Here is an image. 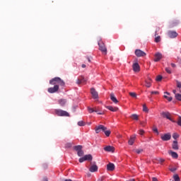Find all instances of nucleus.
Returning a JSON list of instances; mask_svg holds the SVG:
<instances>
[{
    "mask_svg": "<svg viewBox=\"0 0 181 181\" xmlns=\"http://www.w3.org/2000/svg\"><path fill=\"white\" fill-rule=\"evenodd\" d=\"M49 84H51L52 86H54V87L49 88L47 89V91L50 94H53L59 91V86H61L62 87H64L66 83H64V81L62 80V78L59 77H55L49 81Z\"/></svg>",
    "mask_w": 181,
    "mask_h": 181,
    "instance_id": "f257e3e1",
    "label": "nucleus"
},
{
    "mask_svg": "<svg viewBox=\"0 0 181 181\" xmlns=\"http://www.w3.org/2000/svg\"><path fill=\"white\" fill-rule=\"evenodd\" d=\"M54 112L58 117H70V114H69V112L60 109H56Z\"/></svg>",
    "mask_w": 181,
    "mask_h": 181,
    "instance_id": "f03ea898",
    "label": "nucleus"
},
{
    "mask_svg": "<svg viewBox=\"0 0 181 181\" xmlns=\"http://www.w3.org/2000/svg\"><path fill=\"white\" fill-rule=\"evenodd\" d=\"M98 46H99V50H100L102 53L107 54V47H105V44H104V42H103L102 40H100L98 42Z\"/></svg>",
    "mask_w": 181,
    "mask_h": 181,
    "instance_id": "7ed1b4c3",
    "label": "nucleus"
},
{
    "mask_svg": "<svg viewBox=\"0 0 181 181\" xmlns=\"http://www.w3.org/2000/svg\"><path fill=\"white\" fill-rule=\"evenodd\" d=\"M74 149L76 151L78 156H83V155H84V151H83V146H75Z\"/></svg>",
    "mask_w": 181,
    "mask_h": 181,
    "instance_id": "20e7f679",
    "label": "nucleus"
},
{
    "mask_svg": "<svg viewBox=\"0 0 181 181\" xmlns=\"http://www.w3.org/2000/svg\"><path fill=\"white\" fill-rule=\"evenodd\" d=\"M95 131L97 134H100V132H104V131H107V127L103 124H100L99 126L95 128Z\"/></svg>",
    "mask_w": 181,
    "mask_h": 181,
    "instance_id": "39448f33",
    "label": "nucleus"
},
{
    "mask_svg": "<svg viewBox=\"0 0 181 181\" xmlns=\"http://www.w3.org/2000/svg\"><path fill=\"white\" fill-rule=\"evenodd\" d=\"M160 138L162 141H170V139L172 138V135H170V133H167L165 134H161Z\"/></svg>",
    "mask_w": 181,
    "mask_h": 181,
    "instance_id": "423d86ee",
    "label": "nucleus"
},
{
    "mask_svg": "<svg viewBox=\"0 0 181 181\" xmlns=\"http://www.w3.org/2000/svg\"><path fill=\"white\" fill-rule=\"evenodd\" d=\"M135 54L137 57H145L146 56V53L141 49H136Z\"/></svg>",
    "mask_w": 181,
    "mask_h": 181,
    "instance_id": "0eeeda50",
    "label": "nucleus"
},
{
    "mask_svg": "<svg viewBox=\"0 0 181 181\" xmlns=\"http://www.w3.org/2000/svg\"><path fill=\"white\" fill-rule=\"evenodd\" d=\"M161 115L163 117V118H167V119H169L172 122H175V121L172 119V117H170V113L169 112H161Z\"/></svg>",
    "mask_w": 181,
    "mask_h": 181,
    "instance_id": "6e6552de",
    "label": "nucleus"
},
{
    "mask_svg": "<svg viewBox=\"0 0 181 181\" xmlns=\"http://www.w3.org/2000/svg\"><path fill=\"white\" fill-rule=\"evenodd\" d=\"M90 94L94 100H97L98 98V92H97L94 88L90 89Z\"/></svg>",
    "mask_w": 181,
    "mask_h": 181,
    "instance_id": "1a4fd4ad",
    "label": "nucleus"
},
{
    "mask_svg": "<svg viewBox=\"0 0 181 181\" xmlns=\"http://www.w3.org/2000/svg\"><path fill=\"white\" fill-rule=\"evenodd\" d=\"M87 81V79L83 78V76H79L76 80V84H83Z\"/></svg>",
    "mask_w": 181,
    "mask_h": 181,
    "instance_id": "9d476101",
    "label": "nucleus"
},
{
    "mask_svg": "<svg viewBox=\"0 0 181 181\" xmlns=\"http://www.w3.org/2000/svg\"><path fill=\"white\" fill-rule=\"evenodd\" d=\"M168 35L170 39H175V37H177V33L175 31H169Z\"/></svg>",
    "mask_w": 181,
    "mask_h": 181,
    "instance_id": "9b49d317",
    "label": "nucleus"
},
{
    "mask_svg": "<svg viewBox=\"0 0 181 181\" xmlns=\"http://www.w3.org/2000/svg\"><path fill=\"white\" fill-rule=\"evenodd\" d=\"M168 154L170 155V156H172V158H173V159H177V158H179V155L177 154V153L173 151H168Z\"/></svg>",
    "mask_w": 181,
    "mask_h": 181,
    "instance_id": "f8f14e48",
    "label": "nucleus"
},
{
    "mask_svg": "<svg viewBox=\"0 0 181 181\" xmlns=\"http://www.w3.org/2000/svg\"><path fill=\"white\" fill-rule=\"evenodd\" d=\"M172 148L174 151H179V144H177V141L175 140L173 141Z\"/></svg>",
    "mask_w": 181,
    "mask_h": 181,
    "instance_id": "ddd939ff",
    "label": "nucleus"
},
{
    "mask_svg": "<svg viewBox=\"0 0 181 181\" xmlns=\"http://www.w3.org/2000/svg\"><path fill=\"white\" fill-rule=\"evenodd\" d=\"M107 169L110 172H112L115 169V165L112 163H110L107 165Z\"/></svg>",
    "mask_w": 181,
    "mask_h": 181,
    "instance_id": "4468645a",
    "label": "nucleus"
},
{
    "mask_svg": "<svg viewBox=\"0 0 181 181\" xmlns=\"http://www.w3.org/2000/svg\"><path fill=\"white\" fill-rule=\"evenodd\" d=\"M110 100L114 103V104H118L119 101L118 99L115 97V95L114 93L110 94Z\"/></svg>",
    "mask_w": 181,
    "mask_h": 181,
    "instance_id": "2eb2a0df",
    "label": "nucleus"
},
{
    "mask_svg": "<svg viewBox=\"0 0 181 181\" xmlns=\"http://www.w3.org/2000/svg\"><path fill=\"white\" fill-rule=\"evenodd\" d=\"M135 139H136V135L134 134L130 137L128 141L129 145H134V142H135Z\"/></svg>",
    "mask_w": 181,
    "mask_h": 181,
    "instance_id": "dca6fc26",
    "label": "nucleus"
},
{
    "mask_svg": "<svg viewBox=\"0 0 181 181\" xmlns=\"http://www.w3.org/2000/svg\"><path fill=\"white\" fill-rule=\"evenodd\" d=\"M89 170L92 173L97 172L98 170V166L97 165H93L90 167Z\"/></svg>",
    "mask_w": 181,
    "mask_h": 181,
    "instance_id": "f3484780",
    "label": "nucleus"
},
{
    "mask_svg": "<svg viewBox=\"0 0 181 181\" xmlns=\"http://www.w3.org/2000/svg\"><path fill=\"white\" fill-rule=\"evenodd\" d=\"M162 59V54L158 52L155 54L154 62H159Z\"/></svg>",
    "mask_w": 181,
    "mask_h": 181,
    "instance_id": "a211bd4d",
    "label": "nucleus"
},
{
    "mask_svg": "<svg viewBox=\"0 0 181 181\" xmlns=\"http://www.w3.org/2000/svg\"><path fill=\"white\" fill-rule=\"evenodd\" d=\"M133 70H134V71H135V72L139 71V70H140L139 64H138V63H134V64H133Z\"/></svg>",
    "mask_w": 181,
    "mask_h": 181,
    "instance_id": "6ab92c4d",
    "label": "nucleus"
},
{
    "mask_svg": "<svg viewBox=\"0 0 181 181\" xmlns=\"http://www.w3.org/2000/svg\"><path fill=\"white\" fill-rule=\"evenodd\" d=\"M114 147L111 146H107L104 148V151H105L106 152H114Z\"/></svg>",
    "mask_w": 181,
    "mask_h": 181,
    "instance_id": "aec40b11",
    "label": "nucleus"
},
{
    "mask_svg": "<svg viewBox=\"0 0 181 181\" xmlns=\"http://www.w3.org/2000/svg\"><path fill=\"white\" fill-rule=\"evenodd\" d=\"M106 108L110 111H112V112H117V111L118 110V107H117L107 106Z\"/></svg>",
    "mask_w": 181,
    "mask_h": 181,
    "instance_id": "412c9836",
    "label": "nucleus"
},
{
    "mask_svg": "<svg viewBox=\"0 0 181 181\" xmlns=\"http://www.w3.org/2000/svg\"><path fill=\"white\" fill-rule=\"evenodd\" d=\"M58 103L61 107H64V105H66V103H67V100H66V99H60L58 100Z\"/></svg>",
    "mask_w": 181,
    "mask_h": 181,
    "instance_id": "4be33fe9",
    "label": "nucleus"
},
{
    "mask_svg": "<svg viewBox=\"0 0 181 181\" xmlns=\"http://www.w3.org/2000/svg\"><path fill=\"white\" fill-rule=\"evenodd\" d=\"M146 83V87H147L148 88H149V87H151V84H152V80H151V78L146 80L145 81Z\"/></svg>",
    "mask_w": 181,
    "mask_h": 181,
    "instance_id": "5701e85b",
    "label": "nucleus"
},
{
    "mask_svg": "<svg viewBox=\"0 0 181 181\" xmlns=\"http://www.w3.org/2000/svg\"><path fill=\"white\" fill-rule=\"evenodd\" d=\"M83 157L85 158V160H93V156L90 154L86 155Z\"/></svg>",
    "mask_w": 181,
    "mask_h": 181,
    "instance_id": "b1692460",
    "label": "nucleus"
},
{
    "mask_svg": "<svg viewBox=\"0 0 181 181\" xmlns=\"http://www.w3.org/2000/svg\"><path fill=\"white\" fill-rule=\"evenodd\" d=\"M131 118L132 119H135L136 121H138V119H139V117L136 114H133L131 115Z\"/></svg>",
    "mask_w": 181,
    "mask_h": 181,
    "instance_id": "393cba45",
    "label": "nucleus"
},
{
    "mask_svg": "<svg viewBox=\"0 0 181 181\" xmlns=\"http://www.w3.org/2000/svg\"><path fill=\"white\" fill-rule=\"evenodd\" d=\"M175 100H177V101H181V94L177 93L175 95Z\"/></svg>",
    "mask_w": 181,
    "mask_h": 181,
    "instance_id": "a878e982",
    "label": "nucleus"
},
{
    "mask_svg": "<svg viewBox=\"0 0 181 181\" xmlns=\"http://www.w3.org/2000/svg\"><path fill=\"white\" fill-rule=\"evenodd\" d=\"M143 111L144 112H149V110L148 109V107H146V105H143Z\"/></svg>",
    "mask_w": 181,
    "mask_h": 181,
    "instance_id": "bb28decb",
    "label": "nucleus"
},
{
    "mask_svg": "<svg viewBox=\"0 0 181 181\" xmlns=\"http://www.w3.org/2000/svg\"><path fill=\"white\" fill-rule=\"evenodd\" d=\"M93 110L94 112H97L98 115H103V114H104L103 112H98V109H97V107L93 108Z\"/></svg>",
    "mask_w": 181,
    "mask_h": 181,
    "instance_id": "cd10ccee",
    "label": "nucleus"
},
{
    "mask_svg": "<svg viewBox=\"0 0 181 181\" xmlns=\"http://www.w3.org/2000/svg\"><path fill=\"white\" fill-rule=\"evenodd\" d=\"M173 181H180V177H179L178 175H173Z\"/></svg>",
    "mask_w": 181,
    "mask_h": 181,
    "instance_id": "c85d7f7f",
    "label": "nucleus"
},
{
    "mask_svg": "<svg viewBox=\"0 0 181 181\" xmlns=\"http://www.w3.org/2000/svg\"><path fill=\"white\" fill-rule=\"evenodd\" d=\"M103 132L105 133V134L106 135V136H110V135H111V131L110 130H105L103 131Z\"/></svg>",
    "mask_w": 181,
    "mask_h": 181,
    "instance_id": "c756f323",
    "label": "nucleus"
},
{
    "mask_svg": "<svg viewBox=\"0 0 181 181\" xmlns=\"http://www.w3.org/2000/svg\"><path fill=\"white\" fill-rule=\"evenodd\" d=\"M129 94V95H130L131 97H132L133 98H136V93L130 92Z\"/></svg>",
    "mask_w": 181,
    "mask_h": 181,
    "instance_id": "7c9ffc66",
    "label": "nucleus"
},
{
    "mask_svg": "<svg viewBox=\"0 0 181 181\" xmlns=\"http://www.w3.org/2000/svg\"><path fill=\"white\" fill-rule=\"evenodd\" d=\"M169 170H170V172L175 173V172H176V170H177V168L171 167V168H169Z\"/></svg>",
    "mask_w": 181,
    "mask_h": 181,
    "instance_id": "2f4dec72",
    "label": "nucleus"
},
{
    "mask_svg": "<svg viewBox=\"0 0 181 181\" xmlns=\"http://www.w3.org/2000/svg\"><path fill=\"white\" fill-rule=\"evenodd\" d=\"M78 125L79 127H84V125H86V123H85L83 121H79V122H78Z\"/></svg>",
    "mask_w": 181,
    "mask_h": 181,
    "instance_id": "473e14b6",
    "label": "nucleus"
},
{
    "mask_svg": "<svg viewBox=\"0 0 181 181\" xmlns=\"http://www.w3.org/2000/svg\"><path fill=\"white\" fill-rule=\"evenodd\" d=\"M173 139H177V138H179V134L177 133H173Z\"/></svg>",
    "mask_w": 181,
    "mask_h": 181,
    "instance_id": "72a5a7b5",
    "label": "nucleus"
},
{
    "mask_svg": "<svg viewBox=\"0 0 181 181\" xmlns=\"http://www.w3.org/2000/svg\"><path fill=\"white\" fill-rule=\"evenodd\" d=\"M164 98H165L166 100H168V101H172L173 98L172 97H169L166 95H164Z\"/></svg>",
    "mask_w": 181,
    "mask_h": 181,
    "instance_id": "f704fd0d",
    "label": "nucleus"
},
{
    "mask_svg": "<svg viewBox=\"0 0 181 181\" xmlns=\"http://www.w3.org/2000/svg\"><path fill=\"white\" fill-rule=\"evenodd\" d=\"M156 43H159L160 42V36H158L155 38Z\"/></svg>",
    "mask_w": 181,
    "mask_h": 181,
    "instance_id": "c9c22d12",
    "label": "nucleus"
},
{
    "mask_svg": "<svg viewBox=\"0 0 181 181\" xmlns=\"http://www.w3.org/2000/svg\"><path fill=\"white\" fill-rule=\"evenodd\" d=\"M165 71L166 73H168V74H172V71L170 70V68H165Z\"/></svg>",
    "mask_w": 181,
    "mask_h": 181,
    "instance_id": "e433bc0d",
    "label": "nucleus"
},
{
    "mask_svg": "<svg viewBox=\"0 0 181 181\" xmlns=\"http://www.w3.org/2000/svg\"><path fill=\"white\" fill-rule=\"evenodd\" d=\"M135 152L137 153L138 154L142 153V152H144V149H142V148L136 149V150H135Z\"/></svg>",
    "mask_w": 181,
    "mask_h": 181,
    "instance_id": "4c0bfd02",
    "label": "nucleus"
},
{
    "mask_svg": "<svg viewBox=\"0 0 181 181\" xmlns=\"http://www.w3.org/2000/svg\"><path fill=\"white\" fill-rule=\"evenodd\" d=\"M162 78H163V77H162V76H160V75H158L157 77H156V81H162Z\"/></svg>",
    "mask_w": 181,
    "mask_h": 181,
    "instance_id": "58836bf2",
    "label": "nucleus"
},
{
    "mask_svg": "<svg viewBox=\"0 0 181 181\" xmlns=\"http://www.w3.org/2000/svg\"><path fill=\"white\" fill-rule=\"evenodd\" d=\"M153 132H156V134H157V135H159V132L158 131V128L153 127Z\"/></svg>",
    "mask_w": 181,
    "mask_h": 181,
    "instance_id": "ea45409f",
    "label": "nucleus"
},
{
    "mask_svg": "<svg viewBox=\"0 0 181 181\" xmlns=\"http://www.w3.org/2000/svg\"><path fill=\"white\" fill-rule=\"evenodd\" d=\"M177 125H179L180 127H181V117L180 116L178 118V120L177 122Z\"/></svg>",
    "mask_w": 181,
    "mask_h": 181,
    "instance_id": "a19ab883",
    "label": "nucleus"
},
{
    "mask_svg": "<svg viewBox=\"0 0 181 181\" xmlns=\"http://www.w3.org/2000/svg\"><path fill=\"white\" fill-rule=\"evenodd\" d=\"M84 161H86V158H85L84 156L81 158H79L80 163H83V162H84Z\"/></svg>",
    "mask_w": 181,
    "mask_h": 181,
    "instance_id": "79ce46f5",
    "label": "nucleus"
},
{
    "mask_svg": "<svg viewBox=\"0 0 181 181\" xmlns=\"http://www.w3.org/2000/svg\"><path fill=\"white\" fill-rule=\"evenodd\" d=\"M88 112H90V114L94 112V108H91V107H88Z\"/></svg>",
    "mask_w": 181,
    "mask_h": 181,
    "instance_id": "37998d69",
    "label": "nucleus"
},
{
    "mask_svg": "<svg viewBox=\"0 0 181 181\" xmlns=\"http://www.w3.org/2000/svg\"><path fill=\"white\" fill-rule=\"evenodd\" d=\"M177 87L178 88H181V83H180V82L177 81Z\"/></svg>",
    "mask_w": 181,
    "mask_h": 181,
    "instance_id": "c03bdc74",
    "label": "nucleus"
},
{
    "mask_svg": "<svg viewBox=\"0 0 181 181\" xmlns=\"http://www.w3.org/2000/svg\"><path fill=\"white\" fill-rule=\"evenodd\" d=\"M139 134L140 135H142L143 134H145V131H144L143 129H140Z\"/></svg>",
    "mask_w": 181,
    "mask_h": 181,
    "instance_id": "a18cd8bd",
    "label": "nucleus"
},
{
    "mask_svg": "<svg viewBox=\"0 0 181 181\" xmlns=\"http://www.w3.org/2000/svg\"><path fill=\"white\" fill-rule=\"evenodd\" d=\"M177 63H179L180 64H181V59H180V57H177Z\"/></svg>",
    "mask_w": 181,
    "mask_h": 181,
    "instance_id": "49530a36",
    "label": "nucleus"
},
{
    "mask_svg": "<svg viewBox=\"0 0 181 181\" xmlns=\"http://www.w3.org/2000/svg\"><path fill=\"white\" fill-rule=\"evenodd\" d=\"M151 94H155L156 95H158L159 94L158 91H151Z\"/></svg>",
    "mask_w": 181,
    "mask_h": 181,
    "instance_id": "de8ad7c7",
    "label": "nucleus"
},
{
    "mask_svg": "<svg viewBox=\"0 0 181 181\" xmlns=\"http://www.w3.org/2000/svg\"><path fill=\"white\" fill-rule=\"evenodd\" d=\"M171 67L175 69L176 67V64H175L174 63H171Z\"/></svg>",
    "mask_w": 181,
    "mask_h": 181,
    "instance_id": "09e8293b",
    "label": "nucleus"
},
{
    "mask_svg": "<svg viewBox=\"0 0 181 181\" xmlns=\"http://www.w3.org/2000/svg\"><path fill=\"white\" fill-rule=\"evenodd\" d=\"M160 162L161 163H163V162H165V160H164L163 158H160Z\"/></svg>",
    "mask_w": 181,
    "mask_h": 181,
    "instance_id": "8fccbe9b",
    "label": "nucleus"
},
{
    "mask_svg": "<svg viewBox=\"0 0 181 181\" xmlns=\"http://www.w3.org/2000/svg\"><path fill=\"white\" fill-rule=\"evenodd\" d=\"M152 181H158V178H156V177H152Z\"/></svg>",
    "mask_w": 181,
    "mask_h": 181,
    "instance_id": "3c124183",
    "label": "nucleus"
},
{
    "mask_svg": "<svg viewBox=\"0 0 181 181\" xmlns=\"http://www.w3.org/2000/svg\"><path fill=\"white\" fill-rule=\"evenodd\" d=\"M66 146H67V148H71V144H68L66 145Z\"/></svg>",
    "mask_w": 181,
    "mask_h": 181,
    "instance_id": "603ef678",
    "label": "nucleus"
},
{
    "mask_svg": "<svg viewBox=\"0 0 181 181\" xmlns=\"http://www.w3.org/2000/svg\"><path fill=\"white\" fill-rule=\"evenodd\" d=\"M43 181H49V180H47V177H45L43 178Z\"/></svg>",
    "mask_w": 181,
    "mask_h": 181,
    "instance_id": "864d4df0",
    "label": "nucleus"
},
{
    "mask_svg": "<svg viewBox=\"0 0 181 181\" xmlns=\"http://www.w3.org/2000/svg\"><path fill=\"white\" fill-rule=\"evenodd\" d=\"M173 94H175V95H176V94H177V93H176V90H173Z\"/></svg>",
    "mask_w": 181,
    "mask_h": 181,
    "instance_id": "5fc2aeb1",
    "label": "nucleus"
},
{
    "mask_svg": "<svg viewBox=\"0 0 181 181\" xmlns=\"http://www.w3.org/2000/svg\"><path fill=\"white\" fill-rule=\"evenodd\" d=\"M82 68H83V69H86V64H82Z\"/></svg>",
    "mask_w": 181,
    "mask_h": 181,
    "instance_id": "6e6d98bb",
    "label": "nucleus"
},
{
    "mask_svg": "<svg viewBox=\"0 0 181 181\" xmlns=\"http://www.w3.org/2000/svg\"><path fill=\"white\" fill-rule=\"evenodd\" d=\"M158 30H159V28H158V30L156 31V35L155 36H156L158 35Z\"/></svg>",
    "mask_w": 181,
    "mask_h": 181,
    "instance_id": "4d7b16f0",
    "label": "nucleus"
},
{
    "mask_svg": "<svg viewBox=\"0 0 181 181\" xmlns=\"http://www.w3.org/2000/svg\"><path fill=\"white\" fill-rule=\"evenodd\" d=\"M165 94H167L168 95H170V93H169L168 92H165Z\"/></svg>",
    "mask_w": 181,
    "mask_h": 181,
    "instance_id": "13d9d810",
    "label": "nucleus"
},
{
    "mask_svg": "<svg viewBox=\"0 0 181 181\" xmlns=\"http://www.w3.org/2000/svg\"><path fill=\"white\" fill-rule=\"evenodd\" d=\"M104 180L103 178H100L98 180V181H103Z\"/></svg>",
    "mask_w": 181,
    "mask_h": 181,
    "instance_id": "bf43d9fd",
    "label": "nucleus"
},
{
    "mask_svg": "<svg viewBox=\"0 0 181 181\" xmlns=\"http://www.w3.org/2000/svg\"><path fill=\"white\" fill-rule=\"evenodd\" d=\"M88 62H89V63L91 62V59H90V58H88Z\"/></svg>",
    "mask_w": 181,
    "mask_h": 181,
    "instance_id": "052dcab7",
    "label": "nucleus"
}]
</instances>
